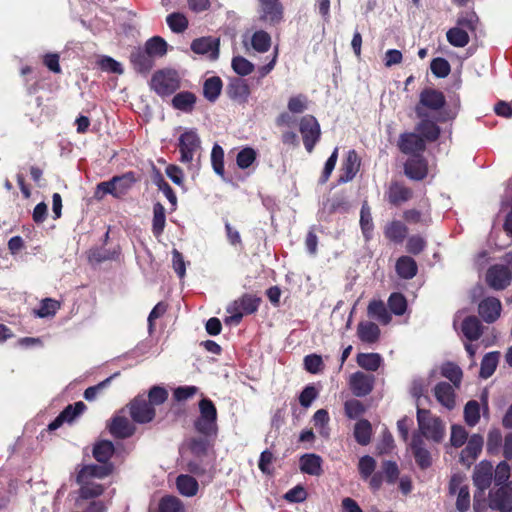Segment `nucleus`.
I'll return each mask as SVG.
<instances>
[{
    "mask_svg": "<svg viewBox=\"0 0 512 512\" xmlns=\"http://www.w3.org/2000/svg\"><path fill=\"white\" fill-rule=\"evenodd\" d=\"M390 310L395 315H403L407 308V301L400 293H392L388 299Z\"/></svg>",
    "mask_w": 512,
    "mask_h": 512,
    "instance_id": "nucleus-56",
    "label": "nucleus"
},
{
    "mask_svg": "<svg viewBox=\"0 0 512 512\" xmlns=\"http://www.w3.org/2000/svg\"><path fill=\"white\" fill-rule=\"evenodd\" d=\"M153 59L163 57L167 53V42L160 36L148 39L143 48Z\"/></svg>",
    "mask_w": 512,
    "mask_h": 512,
    "instance_id": "nucleus-34",
    "label": "nucleus"
},
{
    "mask_svg": "<svg viewBox=\"0 0 512 512\" xmlns=\"http://www.w3.org/2000/svg\"><path fill=\"white\" fill-rule=\"evenodd\" d=\"M251 45L255 51L265 53L270 49L271 37L263 30L256 31L251 37Z\"/></svg>",
    "mask_w": 512,
    "mask_h": 512,
    "instance_id": "nucleus-46",
    "label": "nucleus"
},
{
    "mask_svg": "<svg viewBox=\"0 0 512 512\" xmlns=\"http://www.w3.org/2000/svg\"><path fill=\"white\" fill-rule=\"evenodd\" d=\"M357 335L363 342L374 343L379 338L380 329L373 322H360L357 327Z\"/></svg>",
    "mask_w": 512,
    "mask_h": 512,
    "instance_id": "nucleus-33",
    "label": "nucleus"
},
{
    "mask_svg": "<svg viewBox=\"0 0 512 512\" xmlns=\"http://www.w3.org/2000/svg\"><path fill=\"white\" fill-rule=\"evenodd\" d=\"M158 512H185V507L178 497L166 495L159 501Z\"/></svg>",
    "mask_w": 512,
    "mask_h": 512,
    "instance_id": "nucleus-43",
    "label": "nucleus"
},
{
    "mask_svg": "<svg viewBox=\"0 0 512 512\" xmlns=\"http://www.w3.org/2000/svg\"><path fill=\"white\" fill-rule=\"evenodd\" d=\"M502 305L499 299L487 297L478 306V313L486 323L495 322L501 313Z\"/></svg>",
    "mask_w": 512,
    "mask_h": 512,
    "instance_id": "nucleus-20",
    "label": "nucleus"
},
{
    "mask_svg": "<svg viewBox=\"0 0 512 512\" xmlns=\"http://www.w3.org/2000/svg\"><path fill=\"white\" fill-rule=\"evenodd\" d=\"M499 356V352H489L483 357L480 367V377L487 379L492 376L497 368Z\"/></svg>",
    "mask_w": 512,
    "mask_h": 512,
    "instance_id": "nucleus-40",
    "label": "nucleus"
},
{
    "mask_svg": "<svg viewBox=\"0 0 512 512\" xmlns=\"http://www.w3.org/2000/svg\"><path fill=\"white\" fill-rule=\"evenodd\" d=\"M211 164L215 173L224 176V150L219 144H215L211 151Z\"/></svg>",
    "mask_w": 512,
    "mask_h": 512,
    "instance_id": "nucleus-54",
    "label": "nucleus"
},
{
    "mask_svg": "<svg viewBox=\"0 0 512 512\" xmlns=\"http://www.w3.org/2000/svg\"><path fill=\"white\" fill-rule=\"evenodd\" d=\"M445 105V97L442 92L427 88L420 94L419 103L415 108L418 118H428L426 109L438 111Z\"/></svg>",
    "mask_w": 512,
    "mask_h": 512,
    "instance_id": "nucleus-9",
    "label": "nucleus"
},
{
    "mask_svg": "<svg viewBox=\"0 0 512 512\" xmlns=\"http://www.w3.org/2000/svg\"><path fill=\"white\" fill-rule=\"evenodd\" d=\"M348 383L352 393L356 397H364L372 392L375 377L373 375L357 371L350 375Z\"/></svg>",
    "mask_w": 512,
    "mask_h": 512,
    "instance_id": "nucleus-13",
    "label": "nucleus"
},
{
    "mask_svg": "<svg viewBox=\"0 0 512 512\" xmlns=\"http://www.w3.org/2000/svg\"><path fill=\"white\" fill-rule=\"evenodd\" d=\"M462 332L470 340H478L482 335V325L476 316H468L462 322Z\"/></svg>",
    "mask_w": 512,
    "mask_h": 512,
    "instance_id": "nucleus-29",
    "label": "nucleus"
},
{
    "mask_svg": "<svg viewBox=\"0 0 512 512\" xmlns=\"http://www.w3.org/2000/svg\"><path fill=\"white\" fill-rule=\"evenodd\" d=\"M434 396L445 408L451 410L455 407V392L451 384L440 382L434 388Z\"/></svg>",
    "mask_w": 512,
    "mask_h": 512,
    "instance_id": "nucleus-23",
    "label": "nucleus"
},
{
    "mask_svg": "<svg viewBox=\"0 0 512 512\" xmlns=\"http://www.w3.org/2000/svg\"><path fill=\"white\" fill-rule=\"evenodd\" d=\"M467 446L461 452V458L464 461L465 458H470L474 460L480 454L483 447V437L479 434H473L469 439H467Z\"/></svg>",
    "mask_w": 512,
    "mask_h": 512,
    "instance_id": "nucleus-37",
    "label": "nucleus"
},
{
    "mask_svg": "<svg viewBox=\"0 0 512 512\" xmlns=\"http://www.w3.org/2000/svg\"><path fill=\"white\" fill-rule=\"evenodd\" d=\"M412 197V191L395 182L392 183L388 190V200L393 205H400L406 201H408Z\"/></svg>",
    "mask_w": 512,
    "mask_h": 512,
    "instance_id": "nucleus-31",
    "label": "nucleus"
},
{
    "mask_svg": "<svg viewBox=\"0 0 512 512\" xmlns=\"http://www.w3.org/2000/svg\"><path fill=\"white\" fill-rule=\"evenodd\" d=\"M300 133L306 150L311 153L320 138V125L315 117L306 115L302 117L299 125Z\"/></svg>",
    "mask_w": 512,
    "mask_h": 512,
    "instance_id": "nucleus-11",
    "label": "nucleus"
},
{
    "mask_svg": "<svg viewBox=\"0 0 512 512\" xmlns=\"http://www.w3.org/2000/svg\"><path fill=\"white\" fill-rule=\"evenodd\" d=\"M132 420L138 424H147L154 420L156 416L155 407L146 399L144 395H138L127 405Z\"/></svg>",
    "mask_w": 512,
    "mask_h": 512,
    "instance_id": "nucleus-7",
    "label": "nucleus"
},
{
    "mask_svg": "<svg viewBox=\"0 0 512 512\" xmlns=\"http://www.w3.org/2000/svg\"><path fill=\"white\" fill-rule=\"evenodd\" d=\"M489 506L500 512H512V487L504 485L489 493Z\"/></svg>",
    "mask_w": 512,
    "mask_h": 512,
    "instance_id": "nucleus-12",
    "label": "nucleus"
},
{
    "mask_svg": "<svg viewBox=\"0 0 512 512\" xmlns=\"http://www.w3.org/2000/svg\"><path fill=\"white\" fill-rule=\"evenodd\" d=\"M407 177L413 180H422L427 175V166L421 158H411L404 165Z\"/></svg>",
    "mask_w": 512,
    "mask_h": 512,
    "instance_id": "nucleus-28",
    "label": "nucleus"
},
{
    "mask_svg": "<svg viewBox=\"0 0 512 512\" xmlns=\"http://www.w3.org/2000/svg\"><path fill=\"white\" fill-rule=\"evenodd\" d=\"M150 88L160 97L170 96L180 88V77L173 69L158 70L151 77Z\"/></svg>",
    "mask_w": 512,
    "mask_h": 512,
    "instance_id": "nucleus-4",
    "label": "nucleus"
},
{
    "mask_svg": "<svg viewBox=\"0 0 512 512\" xmlns=\"http://www.w3.org/2000/svg\"><path fill=\"white\" fill-rule=\"evenodd\" d=\"M87 406L84 402L78 401L74 404L67 405L61 412V416L65 422L71 423L77 416L81 415Z\"/></svg>",
    "mask_w": 512,
    "mask_h": 512,
    "instance_id": "nucleus-53",
    "label": "nucleus"
},
{
    "mask_svg": "<svg viewBox=\"0 0 512 512\" xmlns=\"http://www.w3.org/2000/svg\"><path fill=\"white\" fill-rule=\"evenodd\" d=\"M410 446L417 464L423 469L429 467L431 465V456L424 447L422 436L414 435Z\"/></svg>",
    "mask_w": 512,
    "mask_h": 512,
    "instance_id": "nucleus-24",
    "label": "nucleus"
},
{
    "mask_svg": "<svg viewBox=\"0 0 512 512\" xmlns=\"http://www.w3.org/2000/svg\"><path fill=\"white\" fill-rule=\"evenodd\" d=\"M417 421L421 435L434 442H441L445 435L442 420L433 416L429 410L417 409Z\"/></svg>",
    "mask_w": 512,
    "mask_h": 512,
    "instance_id": "nucleus-5",
    "label": "nucleus"
},
{
    "mask_svg": "<svg viewBox=\"0 0 512 512\" xmlns=\"http://www.w3.org/2000/svg\"><path fill=\"white\" fill-rule=\"evenodd\" d=\"M399 149L410 155H418L425 150L424 139L416 133H403L399 138Z\"/></svg>",
    "mask_w": 512,
    "mask_h": 512,
    "instance_id": "nucleus-19",
    "label": "nucleus"
},
{
    "mask_svg": "<svg viewBox=\"0 0 512 512\" xmlns=\"http://www.w3.org/2000/svg\"><path fill=\"white\" fill-rule=\"evenodd\" d=\"M190 48L196 54L205 55L209 60H216L220 52V39L213 37L197 38L192 41Z\"/></svg>",
    "mask_w": 512,
    "mask_h": 512,
    "instance_id": "nucleus-15",
    "label": "nucleus"
},
{
    "mask_svg": "<svg viewBox=\"0 0 512 512\" xmlns=\"http://www.w3.org/2000/svg\"><path fill=\"white\" fill-rule=\"evenodd\" d=\"M356 361L361 368L374 372L380 367L382 358L378 353H359Z\"/></svg>",
    "mask_w": 512,
    "mask_h": 512,
    "instance_id": "nucleus-39",
    "label": "nucleus"
},
{
    "mask_svg": "<svg viewBox=\"0 0 512 512\" xmlns=\"http://www.w3.org/2000/svg\"><path fill=\"white\" fill-rule=\"evenodd\" d=\"M367 314L369 317L378 320L384 325L391 321V315L388 312L384 302L381 300L371 301L367 308Z\"/></svg>",
    "mask_w": 512,
    "mask_h": 512,
    "instance_id": "nucleus-32",
    "label": "nucleus"
},
{
    "mask_svg": "<svg viewBox=\"0 0 512 512\" xmlns=\"http://www.w3.org/2000/svg\"><path fill=\"white\" fill-rule=\"evenodd\" d=\"M176 487L181 495L192 497L197 494L199 485L194 477L181 474L176 479Z\"/></svg>",
    "mask_w": 512,
    "mask_h": 512,
    "instance_id": "nucleus-30",
    "label": "nucleus"
},
{
    "mask_svg": "<svg viewBox=\"0 0 512 512\" xmlns=\"http://www.w3.org/2000/svg\"><path fill=\"white\" fill-rule=\"evenodd\" d=\"M464 418L465 422L474 427L480 419V406L479 403L475 400H471L467 402L464 408Z\"/></svg>",
    "mask_w": 512,
    "mask_h": 512,
    "instance_id": "nucleus-52",
    "label": "nucleus"
},
{
    "mask_svg": "<svg viewBox=\"0 0 512 512\" xmlns=\"http://www.w3.org/2000/svg\"><path fill=\"white\" fill-rule=\"evenodd\" d=\"M137 181L138 178L133 171L113 176L109 181H103L97 184L95 197L102 199L105 195L109 194L114 198L122 199L128 194Z\"/></svg>",
    "mask_w": 512,
    "mask_h": 512,
    "instance_id": "nucleus-2",
    "label": "nucleus"
},
{
    "mask_svg": "<svg viewBox=\"0 0 512 512\" xmlns=\"http://www.w3.org/2000/svg\"><path fill=\"white\" fill-rule=\"evenodd\" d=\"M154 407L163 404L168 399V391L158 385L152 386L146 398Z\"/></svg>",
    "mask_w": 512,
    "mask_h": 512,
    "instance_id": "nucleus-55",
    "label": "nucleus"
},
{
    "mask_svg": "<svg viewBox=\"0 0 512 512\" xmlns=\"http://www.w3.org/2000/svg\"><path fill=\"white\" fill-rule=\"evenodd\" d=\"M222 90V80L218 76L210 77L205 80L203 85L204 97L214 102L220 95Z\"/></svg>",
    "mask_w": 512,
    "mask_h": 512,
    "instance_id": "nucleus-38",
    "label": "nucleus"
},
{
    "mask_svg": "<svg viewBox=\"0 0 512 512\" xmlns=\"http://www.w3.org/2000/svg\"><path fill=\"white\" fill-rule=\"evenodd\" d=\"M396 271L400 277L411 279L417 273V264L411 257L402 256L396 263Z\"/></svg>",
    "mask_w": 512,
    "mask_h": 512,
    "instance_id": "nucleus-35",
    "label": "nucleus"
},
{
    "mask_svg": "<svg viewBox=\"0 0 512 512\" xmlns=\"http://www.w3.org/2000/svg\"><path fill=\"white\" fill-rule=\"evenodd\" d=\"M79 485V496L84 500L94 499L104 493V487L101 484L90 483L89 481H86L85 484Z\"/></svg>",
    "mask_w": 512,
    "mask_h": 512,
    "instance_id": "nucleus-50",
    "label": "nucleus"
},
{
    "mask_svg": "<svg viewBox=\"0 0 512 512\" xmlns=\"http://www.w3.org/2000/svg\"><path fill=\"white\" fill-rule=\"evenodd\" d=\"M376 468V461L371 456H363L358 463V469L363 479H368Z\"/></svg>",
    "mask_w": 512,
    "mask_h": 512,
    "instance_id": "nucleus-61",
    "label": "nucleus"
},
{
    "mask_svg": "<svg viewBox=\"0 0 512 512\" xmlns=\"http://www.w3.org/2000/svg\"><path fill=\"white\" fill-rule=\"evenodd\" d=\"M249 95V88L246 82L242 79H233L229 84V96L237 101L243 102L247 99Z\"/></svg>",
    "mask_w": 512,
    "mask_h": 512,
    "instance_id": "nucleus-41",
    "label": "nucleus"
},
{
    "mask_svg": "<svg viewBox=\"0 0 512 512\" xmlns=\"http://www.w3.org/2000/svg\"><path fill=\"white\" fill-rule=\"evenodd\" d=\"M360 168V159L355 150H350L347 153L345 160L342 163L341 175L339 177L340 183H347L351 181Z\"/></svg>",
    "mask_w": 512,
    "mask_h": 512,
    "instance_id": "nucleus-22",
    "label": "nucleus"
},
{
    "mask_svg": "<svg viewBox=\"0 0 512 512\" xmlns=\"http://www.w3.org/2000/svg\"><path fill=\"white\" fill-rule=\"evenodd\" d=\"M493 471V465L489 461H481L474 468L473 482L482 492L490 487L493 480Z\"/></svg>",
    "mask_w": 512,
    "mask_h": 512,
    "instance_id": "nucleus-18",
    "label": "nucleus"
},
{
    "mask_svg": "<svg viewBox=\"0 0 512 512\" xmlns=\"http://www.w3.org/2000/svg\"><path fill=\"white\" fill-rule=\"evenodd\" d=\"M231 65L233 70L241 76H246L250 74L254 69V65L246 58L241 56L234 57L232 59Z\"/></svg>",
    "mask_w": 512,
    "mask_h": 512,
    "instance_id": "nucleus-60",
    "label": "nucleus"
},
{
    "mask_svg": "<svg viewBox=\"0 0 512 512\" xmlns=\"http://www.w3.org/2000/svg\"><path fill=\"white\" fill-rule=\"evenodd\" d=\"M260 18L272 25L279 23L283 18V8L279 0H258Z\"/></svg>",
    "mask_w": 512,
    "mask_h": 512,
    "instance_id": "nucleus-16",
    "label": "nucleus"
},
{
    "mask_svg": "<svg viewBox=\"0 0 512 512\" xmlns=\"http://www.w3.org/2000/svg\"><path fill=\"white\" fill-rule=\"evenodd\" d=\"M215 437L202 435L190 440L189 448L194 455V458L187 464L190 473L208 480L212 479L215 473V457L210 448Z\"/></svg>",
    "mask_w": 512,
    "mask_h": 512,
    "instance_id": "nucleus-1",
    "label": "nucleus"
},
{
    "mask_svg": "<svg viewBox=\"0 0 512 512\" xmlns=\"http://www.w3.org/2000/svg\"><path fill=\"white\" fill-rule=\"evenodd\" d=\"M256 159V152L252 148H245L241 150L236 157V162L239 168H248Z\"/></svg>",
    "mask_w": 512,
    "mask_h": 512,
    "instance_id": "nucleus-63",
    "label": "nucleus"
},
{
    "mask_svg": "<svg viewBox=\"0 0 512 512\" xmlns=\"http://www.w3.org/2000/svg\"><path fill=\"white\" fill-rule=\"evenodd\" d=\"M259 302L258 298L251 295H245L234 301L227 308V312L231 315L229 317L226 316V324H238L244 314H251L257 310Z\"/></svg>",
    "mask_w": 512,
    "mask_h": 512,
    "instance_id": "nucleus-8",
    "label": "nucleus"
},
{
    "mask_svg": "<svg viewBox=\"0 0 512 512\" xmlns=\"http://www.w3.org/2000/svg\"><path fill=\"white\" fill-rule=\"evenodd\" d=\"M314 426L319 430V433L327 437L328 436V428L327 424L329 422V415L325 409H319L315 412L313 416Z\"/></svg>",
    "mask_w": 512,
    "mask_h": 512,
    "instance_id": "nucleus-59",
    "label": "nucleus"
},
{
    "mask_svg": "<svg viewBox=\"0 0 512 512\" xmlns=\"http://www.w3.org/2000/svg\"><path fill=\"white\" fill-rule=\"evenodd\" d=\"M109 432L118 439H126L135 433V426L125 416H114L108 425Z\"/></svg>",
    "mask_w": 512,
    "mask_h": 512,
    "instance_id": "nucleus-21",
    "label": "nucleus"
},
{
    "mask_svg": "<svg viewBox=\"0 0 512 512\" xmlns=\"http://www.w3.org/2000/svg\"><path fill=\"white\" fill-rule=\"evenodd\" d=\"M507 265L495 264L486 273V282L494 290H503L512 280V255H506Z\"/></svg>",
    "mask_w": 512,
    "mask_h": 512,
    "instance_id": "nucleus-6",
    "label": "nucleus"
},
{
    "mask_svg": "<svg viewBox=\"0 0 512 512\" xmlns=\"http://www.w3.org/2000/svg\"><path fill=\"white\" fill-rule=\"evenodd\" d=\"M226 236L233 252L240 254L244 250L240 233L226 224Z\"/></svg>",
    "mask_w": 512,
    "mask_h": 512,
    "instance_id": "nucleus-58",
    "label": "nucleus"
},
{
    "mask_svg": "<svg viewBox=\"0 0 512 512\" xmlns=\"http://www.w3.org/2000/svg\"><path fill=\"white\" fill-rule=\"evenodd\" d=\"M169 28L174 33H183L189 25L187 17L180 12H173L166 17Z\"/></svg>",
    "mask_w": 512,
    "mask_h": 512,
    "instance_id": "nucleus-45",
    "label": "nucleus"
},
{
    "mask_svg": "<svg viewBox=\"0 0 512 512\" xmlns=\"http://www.w3.org/2000/svg\"><path fill=\"white\" fill-rule=\"evenodd\" d=\"M300 470L303 473L320 476L322 470V459L316 454H305L300 458Z\"/></svg>",
    "mask_w": 512,
    "mask_h": 512,
    "instance_id": "nucleus-27",
    "label": "nucleus"
},
{
    "mask_svg": "<svg viewBox=\"0 0 512 512\" xmlns=\"http://www.w3.org/2000/svg\"><path fill=\"white\" fill-rule=\"evenodd\" d=\"M98 64H99V67L101 68V70H103V71H107V72H111V73H115V74H123V72H124L122 65L110 56H103L99 60Z\"/></svg>",
    "mask_w": 512,
    "mask_h": 512,
    "instance_id": "nucleus-64",
    "label": "nucleus"
},
{
    "mask_svg": "<svg viewBox=\"0 0 512 512\" xmlns=\"http://www.w3.org/2000/svg\"><path fill=\"white\" fill-rule=\"evenodd\" d=\"M406 234L407 227L400 221H393L385 228V236L394 242H402Z\"/></svg>",
    "mask_w": 512,
    "mask_h": 512,
    "instance_id": "nucleus-47",
    "label": "nucleus"
},
{
    "mask_svg": "<svg viewBox=\"0 0 512 512\" xmlns=\"http://www.w3.org/2000/svg\"><path fill=\"white\" fill-rule=\"evenodd\" d=\"M371 424L367 420H360L355 424L354 436L360 445H367L371 438Z\"/></svg>",
    "mask_w": 512,
    "mask_h": 512,
    "instance_id": "nucleus-48",
    "label": "nucleus"
},
{
    "mask_svg": "<svg viewBox=\"0 0 512 512\" xmlns=\"http://www.w3.org/2000/svg\"><path fill=\"white\" fill-rule=\"evenodd\" d=\"M446 37L448 42L454 47H464L469 43V34L462 27H453L450 28Z\"/></svg>",
    "mask_w": 512,
    "mask_h": 512,
    "instance_id": "nucleus-44",
    "label": "nucleus"
},
{
    "mask_svg": "<svg viewBox=\"0 0 512 512\" xmlns=\"http://www.w3.org/2000/svg\"><path fill=\"white\" fill-rule=\"evenodd\" d=\"M200 145L201 140L195 129L183 132L178 139V148L181 154L180 161L191 163Z\"/></svg>",
    "mask_w": 512,
    "mask_h": 512,
    "instance_id": "nucleus-10",
    "label": "nucleus"
},
{
    "mask_svg": "<svg viewBox=\"0 0 512 512\" xmlns=\"http://www.w3.org/2000/svg\"><path fill=\"white\" fill-rule=\"evenodd\" d=\"M133 69L140 74H148L154 67V59L143 49L134 48L129 56Z\"/></svg>",
    "mask_w": 512,
    "mask_h": 512,
    "instance_id": "nucleus-17",
    "label": "nucleus"
},
{
    "mask_svg": "<svg viewBox=\"0 0 512 512\" xmlns=\"http://www.w3.org/2000/svg\"><path fill=\"white\" fill-rule=\"evenodd\" d=\"M420 119L421 122L416 127L420 136L428 141H435L440 134L439 127L433 121L428 120V118Z\"/></svg>",
    "mask_w": 512,
    "mask_h": 512,
    "instance_id": "nucleus-42",
    "label": "nucleus"
},
{
    "mask_svg": "<svg viewBox=\"0 0 512 512\" xmlns=\"http://www.w3.org/2000/svg\"><path fill=\"white\" fill-rule=\"evenodd\" d=\"M430 68L432 73L439 78H444L450 73L449 62L441 57L433 59Z\"/></svg>",
    "mask_w": 512,
    "mask_h": 512,
    "instance_id": "nucleus-62",
    "label": "nucleus"
},
{
    "mask_svg": "<svg viewBox=\"0 0 512 512\" xmlns=\"http://www.w3.org/2000/svg\"><path fill=\"white\" fill-rule=\"evenodd\" d=\"M115 447L109 440H101L94 444L92 455L101 464H112L110 459L114 455Z\"/></svg>",
    "mask_w": 512,
    "mask_h": 512,
    "instance_id": "nucleus-25",
    "label": "nucleus"
},
{
    "mask_svg": "<svg viewBox=\"0 0 512 512\" xmlns=\"http://www.w3.org/2000/svg\"><path fill=\"white\" fill-rule=\"evenodd\" d=\"M200 415L194 421L195 430L201 435L217 436V410L214 403L203 398L199 402Z\"/></svg>",
    "mask_w": 512,
    "mask_h": 512,
    "instance_id": "nucleus-3",
    "label": "nucleus"
},
{
    "mask_svg": "<svg viewBox=\"0 0 512 512\" xmlns=\"http://www.w3.org/2000/svg\"><path fill=\"white\" fill-rule=\"evenodd\" d=\"M114 470L113 464H89L83 465L77 471L76 482L78 484H85L86 481H89L92 478L103 479L112 474Z\"/></svg>",
    "mask_w": 512,
    "mask_h": 512,
    "instance_id": "nucleus-14",
    "label": "nucleus"
},
{
    "mask_svg": "<svg viewBox=\"0 0 512 512\" xmlns=\"http://www.w3.org/2000/svg\"><path fill=\"white\" fill-rule=\"evenodd\" d=\"M197 97L193 92L182 91L174 95L172 98V106L174 109L185 113H191L194 110Z\"/></svg>",
    "mask_w": 512,
    "mask_h": 512,
    "instance_id": "nucleus-26",
    "label": "nucleus"
},
{
    "mask_svg": "<svg viewBox=\"0 0 512 512\" xmlns=\"http://www.w3.org/2000/svg\"><path fill=\"white\" fill-rule=\"evenodd\" d=\"M495 484L498 486L507 485L506 482L510 477V466L507 462H500L493 471Z\"/></svg>",
    "mask_w": 512,
    "mask_h": 512,
    "instance_id": "nucleus-57",
    "label": "nucleus"
},
{
    "mask_svg": "<svg viewBox=\"0 0 512 512\" xmlns=\"http://www.w3.org/2000/svg\"><path fill=\"white\" fill-rule=\"evenodd\" d=\"M60 308V303L52 298H45L41 301L40 307L35 311L40 318L53 316Z\"/></svg>",
    "mask_w": 512,
    "mask_h": 512,
    "instance_id": "nucleus-51",
    "label": "nucleus"
},
{
    "mask_svg": "<svg viewBox=\"0 0 512 512\" xmlns=\"http://www.w3.org/2000/svg\"><path fill=\"white\" fill-rule=\"evenodd\" d=\"M166 216H165V208L160 203L157 202L153 206V219H152V232L155 237H159L165 228Z\"/></svg>",
    "mask_w": 512,
    "mask_h": 512,
    "instance_id": "nucleus-36",
    "label": "nucleus"
},
{
    "mask_svg": "<svg viewBox=\"0 0 512 512\" xmlns=\"http://www.w3.org/2000/svg\"><path fill=\"white\" fill-rule=\"evenodd\" d=\"M443 377L449 379L455 387H459L462 380V370L454 363L448 362L441 367Z\"/></svg>",
    "mask_w": 512,
    "mask_h": 512,
    "instance_id": "nucleus-49",
    "label": "nucleus"
}]
</instances>
